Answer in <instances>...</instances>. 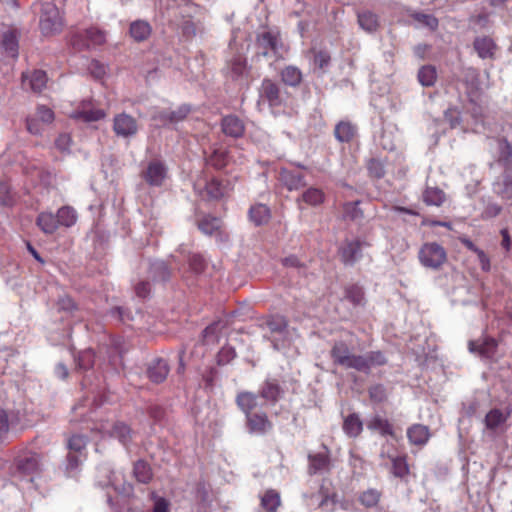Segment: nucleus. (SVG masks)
Instances as JSON below:
<instances>
[{"label": "nucleus", "instance_id": "69168bd1", "mask_svg": "<svg viewBox=\"0 0 512 512\" xmlns=\"http://www.w3.org/2000/svg\"><path fill=\"white\" fill-rule=\"evenodd\" d=\"M236 357V352L233 347H223L218 354V363L224 365L229 363Z\"/></svg>", "mask_w": 512, "mask_h": 512}, {"label": "nucleus", "instance_id": "a878e982", "mask_svg": "<svg viewBox=\"0 0 512 512\" xmlns=\"http://www.w3.org/2000/svg\"><path fill=\"white\" fill-rule=\"evenodd\" d=\"M170 269L162 260H154L149 266V275L154 281H166L170 277Z\"/></svg>", "mask_w": 512, "mask_h": 512}, {"label": "nucleus", "instance_id": "6e6d98bb", "mask_svg": "<svg viewBox=\"0 0 512 512\" xmlns=\"http://www.w3.org/2000/svg\"><path fill=\"white\" fill-rule=\"evenodd\" d=\"M87 444L86 437L82 435H73L68 442V448L71 452L82 454Z\"/></svg>", "mask_w": 512, "mask_h": 512}, {"label": "nucleus", "instance_id": "f704fd0d", "mask_svg": "<svg viewBox=\"0 0 512 512\" xmlns=\"http://www.w3.org/2000/svg\"><path fill=\"white\" fill-rule=\"evenodd\" d=\"M56 219L58 226L71 227L76 223L77 214L72 207L64 206L57 211Z\"/></svg>", "mask_w": 512, "mask_h": 512}, {"label": "nucleus", "instance_id": "864d4df0", "mask_svg": "<svg viewBox=\"0 0 512 512\" xmlns=\"http://www.w3.org/2000/svg\"><path fill=\"white\" fill-rule=\"evenodd\" d=\"M57 309L59 312L71 314L77 310V305L70 296L63 295L60 296L57 300Z\"/></svg>", "mask_w": 512, "mask_h": 512}, {"label": "nucleus", "instance_id": "c03bdc74", "mask_svg": "<svg viewBox=\"0 0 512 512\" xmlns=\"http://www.w3.org/2000/svg\"><path fill=\"white\" fill-rule=\"evenodd\" d=\"M83 37L86 39V43L83 44V46L90 47L91 45H101L105 42V35L104 33L99 30L98 28H89L87 29Z\"/></svg>", "mask_w": 512, "mask_h": 512}, {"label": "nucleus", "instance_id": "e433bc0d", "mask_svg": "<svg viewBox=\"0 0 512 512\" xmlns=\"http://www.w3.org/2000/svg\"><path fill=\"white\" fill-rule=\"evenodd\" d=\"M437 72L434 66L425 65L418 71V80L422 86L431 87L435 84Z\"/></svg>", "mask_w": 512, "mask_h": 512}, {"label": "nucleus", "instance_id": "dca6fc26", "mask_svg": "<svg viewBox=\"0 0 512 512\" xmlns=\"http://www.w3.org/2000/svg\"><path fill=\"white\" fill-rule=\"evenodd\" d=\"M169 373V365L166 360L156 358L147 367L148 378L154 383L163 382Z\"/></svg>", "mask_w": 512, "mask_h": 512}, {"label": "nucleus", "instance_id": "b1692460", "mask_svg": "<svg viewBox=\"0 0 512 512\" xmlns=\"http://www.w3.org/2000/svg\"><path fill=\"white\" fill-rule=\"evenodd\" d=\"M18 31L16 29H9L2 35V46L6 53L12 58L18 56Z\"/></svg>", "mask_w": 512, "mask_h": 512}, {"label": "nucleus", "instance_id": "2f4dec72", "mask_svg": "<svg viewBox=\"0 0 512 512\" xmlns=\"http://www.w3.org/2000/svg\"><path fill=\"white\" fill-rule=\"evenodd\" d=\"M282 81L291 87L298 86L302 81V73L296 66H287L281 72Z\"/></svg>", "mask_w": 512, "mask_h": 512}, {"label": "nucleus", "instance_id": "58836bf2", "mask_svg": "<svg viewBox=\"0 0 512 512\" xmlns=\"http://www.w3.org/2000/svg\"><path fill=\"white\" fill-rule=\"evenodd\" d=\"M17 416L14 413L0 409V441L3 440L11 427L16 424Z\"/></svg>", "mask_w": 512, "mask_h": 512}, {"label": "nucleus", "instance_id": "7ed1b4c3", "mask_svg": "<svg viewBox=\"0 0 512 512\" xmlns=\"http://www.w3.org/2000/svg\"><path fill=\"white\" fill-rule=\"evenodd\" d=\"M63 27V20L58 7L52 2L41 3L39 28L44 36L59 33Z\"/></svg>", "mask_w": 512, "mask_h": 512}, {"label": "nucleus", "instance_id": "ea45409f", "mask_svg": "<svg viewBox=\"0 0 512 512\" xmlns=\"http://www.w3.org/2000/svg\"><path fill=\"white\" fill-rule=\"evenodd\" d=\"M345 298L354 306H362L365 302L363 289L356 284L349 285L345 288Z\"/></svg>", "mask_w": 512, "mask_h": 512}, {"label": "nucleus", "instance_id": "7c9ffc66", "mask_svg": "<svg viewBox=\"0 0 512 512\" xmlns=\"http://www.w3.org/2000/svg\"><path fill=\"white\" fill-rule=\"evenodd\" d=\"M23 77L24 85H26V82L28 81L31 90L36 93H40L46 87L47 75L42 70L34 71L29 78H26L25 76Z\"/></svg>", "mask_w": 512, "mask_h": 512}, {"label": "nucleus", "instance_id": "338daca9", "mask_svg": "<svg viewBox=\"0 0 512 512\" xmlns=\"http://www.w3.org/2000/svg\"><path fill=\"white\" fill-rule=\"evenodd\" d=\"M152 120L161 126L170 125V110L163 109L155 111L154 114L152 115Z\"/></svg>", "mask_w": 512, "mask_h": 512}, {"label": "nucleus", "instance_id": "bf43d9fd", "mask_svg": "<svg viewBox=\"0 0 512 512\" xmlns=\"http://www.w3.org/2000/svg\"><path fill=\"white\" fill-rule=\"evenodd\" d=\"M367 169L369 174L375 178H381L385 173L383 163L380 160L374 158L368 161Z\"/></svg>", "mask_w": 512, "mask_h": 512}, {"label": "nucleus", "instance_id": "39448f33", "mask_svg": "<svg viewBox=\"0 0 512 512\" xmlns=\"http://www.w3.org/2000/svg\"><path fill=\"white\" fill-rule=\"evenodd\" d=\"M41 457L36 452L24 451L15 458L16 473L23 477H33L41 470Z\"/></svg>", "mask_w": 512, "mask_h": 512}, {"label": "nucleus", "instance_id": "603ef678", "mask_svg": "<svg viewBox=\"0 0 512 512\" xmlns=\"http://www.w3.org/2000/svg\"><path fill=\"white\" fill-rule=\"evenodd\" d=\"M266 325L272 334H282L287 327L285 319L281 316H273L269 318Z\"/></svg>", "mask_w": 512, "mask_h": 512}, {"label": "nucleus", "instance_id": "a211bd4d", "mask_svg": "<svg viewBox=\"0 0 512 512\" xmlns=\"http://www.w3.org/2000/svg\"><path fill=\"white\" fill-rule=\"evenodd\" d=\"M366 426L370 431L378 432L381 436L396 437L392 424L380 415L370 417L366 421Z\"/></svg>", "mask_w": 512, "mask_h": 512}, {"label": "nucleus", "instance_id": "20e7f679", "mask_svg": "<svg viewBox=\"0 0 512 512\" xmlns=\"http://www.w3.org/2000/svg\"><path fill=\"white\" fill-rule=\"evenodd\" d=\"M420 263L433 270L439 269L446 261L445 249L436 242L425 243L418 253Z\"/></svg>", "mask_w": 512, "mask_h": 512}, {"label": "nucleus", "instance_id": "13d9d810", "mask_svg": "<svg viewBox=\"0 0 512 512\" xmlns=\"http://www.w3.org/2000/svg\"><path fill=\"white\" fill-rule=\"evenodd\" d=\"M77 116L85 122H95L102 119L105 113L102 109H90L79 112Z\"/></svg>", "mask_w": 512, "mask_h": 512}, {"label": "nucleus", "instance_id": "f3484780", "mask_svg": "<svg viewBox=\"0 0 512 512\" xmlns=\"http://www.w3.org/2000/svg\"><path fill=\"white\" fill-rule=\"evenodd\" d=\"M225 73L232 80L246 77L248 74L246 59L241 55L233 57L227 62Z\"/></svg>", "mask_w": 512, "mask_h": 512}, {"label": "nucleus", "instance_id": "9d476101", "mask_svg": "<svg viewBox=\"0 0 512 512\" xmlns=\"http://www.w3.org/2000/svg\"><path fill=\"white\" fill-rule=\"evenodd\" d=\"M284 393V389L278 379L272 377L266 378L259 390L260 397L272 404L281 399Z\"/></svg>", "mask_w": 512, "mask_h": 512}, {"label": "nucleus", "instance_id": "37998d69", "mask_svg": "<svg viewBox=\"0 0 512 512\" xmlns=\"http://www.w3.org/2000/svg\"><path fill=\"white\" fill-rule=\"evenodd\" d=\"M182 34L186 38H193L202 30V25L199 21H194L192 18H184L180 25Z\"/></svg>", "mask_w": 512, "mask_h": 512}, {"label": "nucleus", "instance_id": "f8f14e48", "mask_svg": "<svg viewBox=\"0 0 512 512\" xmlns=\"http://www.w3.org/2000/svg\"><path fill=\"white\" fill-rule=\"evenodd\" d=\"M144 180L151 186H160L166 177V168L158 160L151 161L142 172Z\"/></svg>", "mask_w": 512, "mask_h": 512}, {"label": "nucleus", "instance_id": "cd10ccee", "mask_svg": "<svg viewBox=\"0 0 512 512\" xmlns=\"http://www.w3.org/2000/svg\"><path fill=\"white\" fill-rule=\"evenodd\" d=\"M407 437L412 444L423 445L429 438V430L424 425L415 424L407 430Z\"/></svg>", "mask_w": 512, "mask_h": 512}, {"label": "nucleus", "instance_id": "4be33fe9", "mask_svg": "<svg viewBox=\"0 0 512 512\" xmlns=\"http://www.w3.org/2000/svg\"><path fill=\"white\" fill-rule=\"evenodd\" d=\"M357 21L360 28L367 33H374L379 28L378 16L369 10L359 11Z\"/></svg>", "mask_w": 512, "mask_h": 512}, {"label": "nucleus", "instance_id": "de8ad7c7", "mask_svg": "<svg viewBox=\"0 0 512 512\" xmlns=\"http://www.w3.org/2000/svg\"><path fill=\"white\" fill-rule=\"evenodd\" d=\"M220 227V220L215 217H204L198 223L200 231L206 235H212Z\"/></svg>", "mask_w": 512, "mask_h": 512}, {"label": "nucleus", "instance_id": "423d86ee", "mask_svg": "<svg viewBox=\"0 0 512 512\" xmlns=\"http://www.w3.org/2000/svg\"><path fill=\"white\" fill-rule=\"evenodd\" d=\"M257 55L263 57H278L281 55L282 43L277 34L263 31L256 38Z\"/></svg>", "mask_w": 512, "mask_h": 512}, {"label": "nucleus", "instance_id": "5701e85b", "mask_svg": "<svg viewBox=\"0 0 512 512\" xmlns=\"http://www.w3.org/2000/svg\"><path fill=\"white\" fill-rule=\"evenodd\" d=\"M309 471L310 473H321L329 470L330 459L327 451L309 455Z\"/></svg>", "mask_w": 512, "mask_h": 512}, {"label": "nucleus", "instance_id": "4468645a", "mask_svg": "<svg viewBox=\"0 0 512 512\" xmlns=\"http://www.w3.org/2000/svg\"><path fill=\"white\" fill-rule=\"evenodd\" d=\"M222 132L231 138H240L245 131L244 122L235 115H227L221 120Z\"/></svg>", "mask_w": 512, "mask_h": 512}, {"label": "nucleus", "instance_id": "680f3d73", "mask_svg": "<svg viewBox=\"0 0 512 512\" xmlns=\"http://www.w3.org/2000/svg\"><path fill=\"white\" fill-rule=\"evenodd\" d=\"M82 462V454L69 452L67 455V465L66 470L69 475H72L75 470L79 467Z\"/></svg>", "mask_w": 512, "mask_h": 512}, {"label": "nucleus", "instance_id": "393cba45", "mask_svg": "<svg viewBox=\"0 0 512 512\" xmlns=\"http://www.w3.org/2000/svg\"><path fill=\"white\" fill-rule=\"evenodd\" d=\"M249 219L256 226L266 224L270 219V209L264 204H255L249 209Z\"/></svg>", "mask_w": 512, "mask_h": 512}, {"label": "nucleus", "instance_id": "e2e57ef3", "mask_svg": "<svg viewBox=\"0 0 512 512\" xmlns=\"http://www.w3.org/2000/svg\"><path fill=\"white\" fill-rule=\"evenodd\" d=\"M330 60L331 57L327 51L320 50L318 52H315L314 54V65L317 66L322 71H324L328 67Z\"/></svg>", "mask_w": 512, "mask_h": 512}, {"label": "nucleus", "instance_id": "5fc2aeb1", "mask_svg": "<svg viewBox=\"0 0 512 512\" xmlns=\"http://www.w3.org/2000/svg\"><path fill=\"white\" fill-rule=\"evenodd\" d=\"M412 17L431 30H435L438 27V20L433 15L418 12L414 13Z\"/></svg>", "mask_w": 512, "mask_h": 512}, {"label": "nucleus", "instance_id": "774afa93", "mask_svg": "<svg viewBox=\"0 0 512 512\" xmlns=\"http://www.w3.org/2000/svg\"><path fill=\"white\" fill-rule=\"evenodd\" d=\"M206 191L210 198L218 199L223 195L221 185L218 181L212 180L206 185Z\"/></svg>", "mask_w": 512, "mask_h": 512}, {"label": "nucleus", "instance_id": "49530a36", "mask_svg": "<svg viewBox=\"0 0 512 512\" xmlns=\"http://www.w3.org/2000/svg\"><path fill=\"white\" fill-rule=\"evenodd\" d=\"M301 199L309 205H319L324 200V193L318 188H309L301 196Z\"/></svg>", "mask_w": 512, "mask_h": 512}, {"label": "nucleus", "instance_id": "aec40b11", "mask_svg": "<svg viewBox=\"0 0 512 512\" xmlns=\"http://www.w3.org/2000/svg\"><path fill=\"white\" fill-rule=\"evenodd\" d=\"M474 49L478 56L482 59H493L495 56L496 44L494 41L487 37H477L473 43Z\"/></svg>", "mask_w": 512, "mask_h": 512}, {"label": "nucleus", "instance_id": "f03ea898", "mask_svg": "<svg viewBox=\"0 0 512 512\" xmlns=\"http://www.w3.org/2000/svg\"><path fill=\"white\" fill-rule=\"evenodd\" d=\"M498 164L503 168L502 174L494 181L496 194L512 193V145L504 138L498 139Z\"/></svg>", "mask_w": 512, "mask_h": 512}, {"label": "nucleus", "instance_id": "79ce46f5", "mask_svg": "<svg viewBox=\"0 0 512 512\" xmlns=\"http://www.w3.org/2000/svg\"><path fill=\"white\" fill-rule=\"evenodd\" d=\"M111 436L117 438L124 446L132 439L130 428L124 423H116L111 429Z\"/></svg>", "mask_w": 512, "mask_h": 512}, {"label": "nucleus", "instance_id": "052dcab7", "mask_svg": "<svg viewBox=\"0 0 512 512\" xmlns=\"http://www.w3.org/2000/svg\"><path fill=\"white\" fill-rule=\"evenodd\" d=\"M14 203V196L10 192V187L7 183H0V204L3 206H11Z\"/></svg>", "mask_w": 512, "mask_h": 512}, {"label": "nucleus", "instance_id": "4c0bfd02", "mask_svg": "<svg viewBox=\"0 0 512 512\" xmlns=\"http://www.w3.org/2000/svg\"><path fill=\"white\" fill-rule=\"evenodd\" d=\"M133 473L136 480L140 483L147 484L152 479V470L150 466L143 460H138L134 464Z\"/></svg>", "mask_w": 512, "mask_h": 512}, {"label": "nucleus", "instance_id": "ddd939ff", "mask_svg": "<svg viewBox=\"0 0 512 512\" xmlns=\"http://www.w3.org/2000/svg\"><path fill=\"white\" fill-rule=\"evenodd\" d=\"M279 179L290 191L299 190L307 184L305 176L298 170L281 169Z\"/></svg>", "mask_w": 512, "mask_h": 512}, {"label": "nucleus", "instance_id": "0e129e2a", "mask_svg": "<svg viewBox=\"0 0 512 512\" xmlns=\"http://www.w3.org/2000/svg\"><path fill=\"white\" fill-rule=\"evenodd\" d=\"M207 161L215 168L221 169L226 165V153L224 151L215 150Z\"/></svg>", "mask_w": 512, "mask_h": 512}, {"label": "nucleus", "instance_id": "412c9836", "mask_svg": "<svg viewBox=\"0 0 512 512\" xmlns=\"http://www.w3.org/2000/svg\"><path fill=\"white\" fill-rule=\"evenodd\" d=\"M235 402L239 409L247 416L257 407L258 395L249 391H241L236 395Z\"/></svg>", "mask_w": 512, "mask_h": 512}, {"label": "nucleus", "instance_id": "9b49d317", "mask_svg": "<svg viewBox=\"0 0 512 512\" xmlns=\"http://www.w3.org/2000/svg\"><path fill=\"white\" fill-rule=\"evenodd\" d=\"M363 243L360 240L346 241L339 249L341 260L352 266L362 258Z\"/></svg>", "mask_w": 512, "mask_h": 512}, {"label": "nucleus", "instance_id": "72a5a7b5", "mask_svg": "<svg viewBox=\"0 0 512 512\" xmlns=\"http://www.w3.org/2000/svg\"><path fill=\"white\" fill-rule=\"evenodd\" d=\"M381 492L374 488H369L359 494L358 501L366 508H374L380 501Z\"/></svg>", "mask_w": 512, "mask_h": 512}, {"label": "nucleus", "instance_id": "a19ab883", "mask_svg": "<svg viewBox=\"0 0 512 512\" xmlns=\"http://www.w3.org/2000/svg\"><path fill=\"white\" fill-rule=\"evenodd\" d=\"M75 361L78 370L87 371L94 365L95 354L91 349L83 350L78 354Z\"/></svg>", "mask_w": 512, "mask_h": 512}, {"label": "nucleus", "instance_id": "2eb2a0df", "mask_svg": "<svg viewBox=\"0 0 512 512\" xmlns=\"http://www.w3.org/2000/svg\"><path fill=\"white\" fill-rule=\"evenodd\" d=\"M247 427L251 433L265 434L272 428L265 413H251L246 416Z\"/></svg>", "mask_w": 512, "mask_h": 512}, {"label": "nucleus", "instance_id": "1a4fd4ad", "mask_svg": "<svg viewBox=\"0 0 512 512\" xmlns=\"http://www.w3.org/2000/svg\"><path fill=\"white\" fill-rule=\"evenodd\" d=\"M468 349L471 353L477 354L483 359H492L497 350V342L491 337L471 340L468 343Z\"/></svg>", "mask_w": 512, "mask_h": 512}, {"label": "nucleus", "instance_id": "6e6552de", "mask_svg": "<svg viewBox=\"0 0 512 512\" xmlns=\"http://www.w3.org/2000/svg\"><path fill=\"white\" fill-rule=\"evenodd\" d=\"M140 129V124L132 115L122 112L116 114L113 119V131L117 137L131 139Z\"/></svg>", "mask_w": 512, "mask_h": 512}, {"label": "nucleus", "instance_id": "0eeeda50", "mask_svg": "<svg viewBox=\"0 0 512 512\" xmlns=\"http://www.w3.org/2000/svg\"><path fill=\"white\" fill-rule=\"evenodd\" d=\"M285 95L278 83L269 78L263 79L259 88L258 106L268 103L270 107H279L284 103Z\"/></svg>", "mask_w": 512, "mask_h": 512}, {"label": "nucleus", "instance_id": "09e8293b", "mask_svg": "<svg viewBox=\"0 0 512 512\" xmlns=\"http://www.w3.org/2000/svg\"><path fill=\"white\" fill-rule=\"evenodd\" d=\"M360 202H349L344 205V217L352 221H360L363 219V211L359 207Z\"/></svg>", "mask_w": 512, "mask_h": 512}, {"label": "nucleus", "instance_id": "bb28decb", "mask_svg": "<svg viewBox=\"0 0 512 512\" xmlns=\"http://www.w3.org/2000/svg\"><path fill=\"white\" fill-rule=\"evenodd\" d=\"M151 31L150 24L143 20L134 21L130 25V35L137 42L146 40L150 36Z\"/></svg>", "mask_w": 512, "mask_h": 512}, {"label": "nucleus", "instance_id": "f257e3e1", "mask_svg": "<svg viewBox=\"0 0 512 512\" xmlns=\"http://www.w3.org/2000/svg\"><path fill=\"white\" fill-rule=\"evenodd\" d=\"M330 355L334 364L364 374H369L371 369L387 363V359L381 351H370L364 355H356L349 345L341 340L334 343Z\"/></svg>", "mask_w": 512, "mask_h": 512}, {"label": "nucleus", "instance_id": "3c124183", "mask_svg": "<svg viewBox=\"0 0 512 512\" xmlns=\"http://www.w3.org/2000/svg\"><path fill=\"white\" fill-rule=\"evenodd\" d=\"M207 267V262L199 254H193L189 258V270L194 275H201Z\"/></svg>", "mask_w": 512, "mask_h": 512}, {"label": "nucleus", "instance_id": "a18cd8bd", "mask_svg": "<svg viewBox=\"0 0 512 512\" xmlns=\"http://www.w3.org/2000/svg\"><path fill=\"white\" fill-rule=\"evenodd\" d=\"M261 504L267 511L274 512L280 505V496L275 491L269 490L262 497Z\"/></svg>", "mask_w": 512, "mask_h": 512}, {"label": "nucleus", "instance_id": "8fccbe9b", "mask_svg": "<svg viewBox=\"0 0 512 512\" xmlns=\"http://www.w3.org/2000/svg\"><path fill=\"white\" fill-rule=\"evenodd\" d=\"M392 473L394 476L403 478L409 473L408 464L405 457H391Z\"/></svg>", "mask_w": 512, "mask_h": 512}, {"label": "nucleus", "instance_id": "c756f323", "mask_svg": "<svg viewBox=\"0 0 512 512\" xmlns=\"http://www.w3.org/2000/svg\"><path fill=\"white\" fill-rule=\"evenodd\" d=\"M445 200V193L438 187L428 186L423 192V201L427 205L441 206Z\"/></svg>", "mask_w": 512, "mask_h": 512}, {"label": "nucleus", "instance_id": "c9c22d12", "mask_svg": "<svg viewBox=\"0 0 512 512\" xmlns=\"http://www.w3.org/2000/svg\"><path fill=\"white\" fill-rule=\"evenodd\" d=\"M355 131L356 129L351 123L341 121L336 125L334 135L340 142H349L353 138Z\"/></svg>", "mask_w": 512, "mask_h": 512}, {"label": "nucleus", "instance_id": "6ab92c4d", "mask_svg": "<svg viewBox=\"0 0 512 512\" xmlns=\"http://www.w3.org/2000/svg\"><path fill=\"white\" fill-rule=\"evenodd\" d=\"M510 416L509 412H503L500 409H491L485 416L484 423L488 430L496 432L500 430Z\"/></svg>", "mask_w": 512, "mask_h": 512}, {"label": "nucleus", "instance_id": "473e14b6", "mask_svg": "<svg viewBox=\"0 0 512 512\" xmlns=\"http://www.w3.org/2000/svg\"><path fill=\"white\" fill-rule=\"evenodd\" d=\"M37 225L46 234H52L58 228L56 216L48 212L39 214L37 217Z\"/></svg>", "mask_w": 512, "mask_h": 512}, {"label": "nucleus", "instance_id": "4d7b16f0", "mask_svg": "<svg viewBox=\"0 0 512 512\" xmlns=\"http://www.w3.org/2000/svg\"><path fill=\"white\" fill-rule=\"evenodd\" d=\"M191 108L188 105H181L176 110H170L171 124H177L183 121L190 113Z\"/></svg>", "mask_w": 512, "mask_h": 512}, {"label": "nucleus", "instance_id": "c85d7f7f", "mask_svg": "<svg viewBox=\"0 0 512 512\" xmlns=\"http://www.w3.org/2000/svg\"><path fill=\"white\" fill-rule=\"evenodd\" d=\"M343 430L349 437H357L363 430V422L356 413L348 415L344 419Z\"/></svg>", "mask_w": 512, "mask_h": 512}]
</instances>
